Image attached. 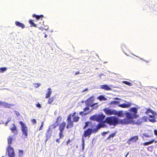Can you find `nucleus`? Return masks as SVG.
Listing matches in <instances>:
<instances>
[{"label": "nucleus", "mask_w": 157, "mask_h": 157, "mask_svg": "<svg viewBox=\"0 0 157 157\" xmlns=\"http://www.w3.org/2000/svg\"><path fill=\"white\" fill-rule=\"evenodd\" d=\"M150 117H151V118L153 117V116H150Z\"/></svg>", "instance_id": "obj_56"}, {"label": "nucleus", "mask_w": 157, "mask_h": 157, "mask_svg": "<svg viewBox=\"0 0 157 157\" xmlns=\"http://www.w3.org/2000/svg\"><path fill=\"white\" fill-rule=\"evenodd\" d=\"M76 112H74L73 113H71L69 115H71V117H73V120H72L73 122H78L79 119L80 117L78 116H76Z\"/></svg>", "instance_id": "obj_11"}, {"label": "nucleus", "mask_w": 157, "mask_h": 157, "mask_svg": "<svg viewBox=\"0 0 157 157\" xmlns=\"http://www.w3.org/2000/svg\"><path fill=\"white\" fill-rule=\"evenodd\" d=\"M115 113L116 114H114V115H117L118 117H123L124 116V114L122 111H119L117 112L115 110Z\"/></svg>", "instance_id": "obj_14"}, {"label": "nucleus", "mask_w": 157, "mask_h": 157, "mask_svg": "<svg viewBox=\"0 0 157 157\" xmlns=\"http://www.w3.org/2000/svg\"><path fill=\"white\" fill-rule=\"evenodd\" d=\"M12 126L13 127L11 128L10 129L13 133L16 135L18 133V131L17 130V128L14 124H12Z\"/></svg>", "instance_id": "obj_13"}, {"label": "nucleus", "mask_w": 157, "mask_h": 157, "mask_svg": "<svg viewBox=\"0 0 157 157\" xmlns=\"http://www.w3.org/2000/svg\"><path fill=\"white\" fill-rule=\"evenodd\" d=\"M129 111L133 112L134 113V114H135V116H136V114L137 113V109L135 107H133L130 108L129 109Z\"/></svg>", "instance_id": "obj_22"}, {"label": "nucleus", "mask_w": 157, "mask_h": 157, "mask_svg": "<svg viewBox=\"0 0 157 157\" xmlns=\"http://www.w3.org/2000/svg\"><path fill=\"white\" fill-rule=\"evenodd\" d=\"M116 133H113L109 135V136L106 139V140H108L111 138H113L116 135Z\"/></svg>", "instance_id": "obj_27"}, {"label": "nucleus", "mask_w": 157, "mask_h": 157, "mask_svg": "<svg viewBox=\"0 0 157 157\" xmlns=\"http://www.w3.org/2000/svg\"><path fill=\"white\" fill-rule=\"evenodd\" d=\"M154 132L155 135L157 136V130H156V129H155L154 130Z\"/></svg>", "instance_id": "obj_44"}, {"label": "nucleus", "mask_w": 157, "mask_h": 157, "mask_svg": "<svg viewBox=\"0 0 157 157\" xmlns=\"http://www.w3.org/2000/svg\"><path fill=\"white\" fill-rule=\"evenodd\" d=\"M58 125V124H52L50 125L47 129L46 133V136L47 138L45 142H46L48 139L50 138L52 134L53 129H55Z\"/></svg>", "instance_id": "obj_4"}, {"label": "nucleus", "mask_w": 157, "mask_h": 157, "mask_svg": "<svg viewBox=\"0 0 157 157\" xmlns=\"http://www.w3.org/2000/svg\"><path fill=\"white\" fill-rule=\"evenodd\" d=\"M103 133L105 134H107V132H104Z\"/></svg>", "instance_id": "obj_54"}, {"label": "nucleus", "mask_w": 157, "mask_h": 157, "mask_svg": "<svg viewBox=\"0 0 157 157\" xmlns=\"http://www.w3.org/2000/svg\"><path fill=\"white\" fill-rule=\"evenodd\" d=\"M90 123L89 121H86L85 123V125L83 127V129H84L86 128L88 126L89 124Z\"/></svg>", "instance_id": "obj_31"}, {"label": "nucleus", "mask_w": 157, "mask_h": 157, "mask_svg": "<svg viewBox=\"0 0 157 157\" xmlns=\"http://www.w3.org/2000/svg\"><path fill=\"white\" fill-rule=\"evenodd\" d=\"M122 82L123 83L125 84L126 85H127L130 86H132L133 85L132 84V83L131 82L125 81H123Z\"/></svg>", "instance_id": "obj_25"}, {"label": "nucleus", "mask_w": 157, "mask_h": 157, "mask_svg": "<svg viewBox=\"0 0 157 157\" xmlns=\"http://www.w3.org/2000/svg\"><path fill=\"white\" fill-rule=\"evenodd\" d=\"M36 107L39 108H41L42 107L41 105L39 103L36 104Z\"/></svg>", "instance_id": "obj_42"}, {"label": "nucleus", "mask_w": 157, "mask_h": 157, "mask_svg": "<svg viewBox=\"0 0 157 157\" xmlns=\"http://www.w3.org/2000/svg\"><path fill=\"white\" fill-rule=\"evenodd\" d=\"M7 68L6 67H2L0 68V71L1 72H3L4 71H6Z\"/></svg>", "instance_id": "obj_34"}, {"label": "nucleus", "mask_w": 157, "mask_h": 157, "mask_svg": "<svg viewBox=\"0 0 157 157\" xmlns=\"http://www.w3.org/2000/svg\"><path fill=\"white\" fill-rule=\"evenodd\" d=\"M61 138H59V139H56V141L58 142L59 144V143H60V141L59 140V139H60Z\"/></svg>", "instance_id": "obj_49"}, {"label": "nucleus", "mask_w": 157, "mask_h": 157, "mask_svg": "<svg viewBox=\"0 0 157 157\" xmlns=\"http://www.w3.org/2000/svg\"><path fill=\"white\" fill-rule=\"evenodd\" d=\"M80 74V72L79 71H77L75 73V75H78V74Z\"/></svg>", "instance_id": "obj_46"}, {"label": "nucleus", "mask_w": 157, "mask_h": 157, "mask_svg": "<svg viewBox=\"0 0 157 157\" xmlns=\"http://www.w3.org/2000/svg\"><path fill=\"white\" fill-rule=\"evenodd\" d=\"M16 25L18 27L24 29L25 27V25L23 23L18 21H16L15 22Z\"/></svg>", "instance_id": "obj_15"}, {"label": "nucleus", "mask_w": 157, "mask_h": 157, "mask_svg": "<svg viewBox=\"0 0 157 157\" xmlns=\"http://www.w3.org/2000/svg\"><path fill=\"white\" fill-rule=\"evenodd\" d=\"M138 139V136H135L129 139L128 140V142L131 141H132L133 142H136Z\"/></svg>", "instance_id": "obj_18"}, {"label": "nucleus", "mask_w": 157, "mask_h": 157, "mask_svg": "<svg viewBox=\"0 0 157 157\" xmlns=\"http://www.w3.org/2000/svg\"><path fill=\"white\" fill-rule=\"evenodd\" d=\"M90 109L89 107H87L84 108L83 110L84 111L86 112L87 110H88Z\"/></svg>", "instance_id": "obj_39"}, {"label": "nucleus", "mask_w": 157, "mask_h": 157, "mask_svg": "<svg viewBox=\"0 0 157 157\" xmlns=\"http://www.w3.org/2000/svg\"><path fill=\"white\" fill-rule=\"evenodd\" d=\"M8 143V144L10 145L12 144V138L11 136H10L7 139Z\"/></svg>", "instance_id": "obj_26"}, {"label": "nucleus", "mask_w": 157, "mask_h": 157, "mask_svg": "<svg viewBox=\"0 0 157 157\" xmlns=\"http://www.w3.org/2000/svg\"><path fill=\"white\" fill-rule=\"evenodd\" d=\"M150 121H152V120H150Z\"/></svg>", "instance_id": "obj_58"}, {"label": "nucleus", "mask_w": 157, "mask_h": 157, "mask_svg": "<svg viewBox=\"0 0 157 157\" xmlns=\"http://www.w3.org/2000/svg\"><path fill=\"white\" fill-rule=\"evenodd\" d=\"M11 105L8 104V103L1 101V106H3L5 108H9L10 107Z\"/></svg>", "instance_id": "obj_17"}, {"label": "nucleus", "mask_w": 157, "mask_h": 157, "mask_svg": "<svg viewBox=\"0 0 157 157\" xmlns=\"http://www.w3.org/2000/svg\"><path fill=\"white\" fill-rule=\"evenodd\" d=\"M103 110L105 114L107 115H114V114H116L115 113V110L114 109L112 110L108 108H105Z\"/></svg>", "instance_id": "obj_9"}, {"label": "nucleus", "mask_w": 157, "mask_h": 157, "mask_svg": "<svg viewBox=\"0 0 157 157\" xmlns=\"http://www.w3.org/2000/svg\"><path fill=\"white\" fill-rule=\"evenodd\" d=\"M144 136L146 137H150V136L148 135H146V134H144Z\"/></svg>", "instance_id": "obj_51"}, {"label": "nucleus", "mask_w": 157, "mask_h": 157, "mask_svg": "<svg viewBox=\"0 0 157 157\" xmlns=\"http://www.w3.org/2000/svg\"><path fill=\"white\" fill-rule=\"evenodd\" d=\"M142 121H141V119H139L137 120L136 122V123L137 124L139 125L142 124Z\"/></svg>", "instance_id": "obj_33"}, {"label": "nucleus", "mask_w": 157, "mask_h": 157, "mask_svg": "<svg viewBox=\"0 0 157 157\" xmlns=\"http://www.w3.org/2000/svg\"><path fill=\"white\" fill-rule=\"evenodd\" d=\"M48 91L47 93L46 94L45 98H48L51 95L52 91L51 89L50 88H49L48 89Z\"/></svg>", "instance_id": "obj_20"}, {"label": "nucleus", "mask_w": 157, "mask_h": 157, "mask_svg": "<svg viewBox=\"0 0 157 157\" xmlns=\"http://www.w3.org/2000/svg\"><path fill=\"white\" fill-rule=\"evenodd\" d=\"M32 17H33L35 18L37 20H39L41 18L44 17V16L43 15L41 14L40 15H37L36 14H33Z\"/></svg>", "instance_id": "obj_21"}, {"label": "nucleus", "mask_w": 157, "mask_h": 157, "mask_svg": "<svg viewBox=\"0 0 157 157\" xmlns=\"http://www.w3.org/2000/svg\"><path fill=\"white\" fill-rule=\"evenodd\" d=\"M31 122L33 124H36V120L35 119H32L31 120Z\"/></svg>", "instance_id": "obj_37"}, {"label": "nucleus", "mask_w": 157, "mask_h": 157, "mask_svg": "<svg viewBox=\"0 0 157 157\" xmlns=\"http://www.w3.org/2000/svg\"><path fill=\"white\" fill-rule=\"evenodd\" d=\"M86 113L84 114V115H86Z\"/></svg>", "instance_id": "obj_59"}, {"label": "nucleus", "mask_w": 157, "mask_h": 157, "mask_svg": "<svg viewBox=\"0 0 157 157\" xmlns=\"http://www.w3.org/2000/svg\"><path fill=\"white\" fill-rule=\"evenodd\" d=\"M41 84L40 83H36L34 84V85L35 86V87L36 88H37L39 87L40 85Z\"/></svg>", "instance_id": "obj_36"}, {"label": "nucleus", "mask_w": 157, "mask_h": 157, "mask_svg": "<svg viewBox=\"0 0 157 157\" xmlns=\"http://www.w3.org/2000/svg\"><path fill=\"white\" fill-rule=\"evenodd\" d=\"M29 22L30 24L31 27H37V25L33 22V21L32 20L30 19L29 20Z\"/></svg>", "instance_id": "obj_23"}, {"label": "nucleus", "mask_w": 157, "mask_h": 157, "mask_svg": "<svg viewBox=\"0 0 157 157\" xmlns=\"http://www.w3.org/2000/svg\"><path fill=\"white\" fill-rule=\"evenodd\" d=\"M94 133L93 129L88 128L84 131L82 136V138L84 137L86 138L87 137H90L92 133Z\"/></svg>", "instance_id": "obj_6"}, {"label": "nucleus", "mask_w": 157, "mask_h": 157, "mask_svg": "<svg viewBox=\"0 0 157 157\" xmlns=\"http://www.w3.org/2000/svg\"><path fill=\"white\" fill-rule=\"evenodd\" d=\"M103 122L107 123L110 125H115L117 124L120 123L117 118L115 116L107 117L104 120Z\"/></svg>", "instance_id": "obj_2"}, {"label": "nucleus", "mask_w": 157, "mask_h": 157, "mask_svg": "<svg viewBox=\"0 0 157 157\" xmlns=\"http://www.w3.org/2000/svg\"><path fill=\"white\" fill-rule=\"evenodd\" d=\"M84 157L83 156V157Z\"/></svg>", "instance_id": "obj_63"}, {"label": "nucleus", "mask_w": 157, "mask_h": 157, "mask_svg": "<svg viewBox=\"0 0 157 157\" xmlns=\"http://www.w3.org/2000/svg\"><path fill=\"white\" fill-rule=\"evenodd\" d=\"M90 100L94 101V97L92 96L90 97L89 99Z\"/></svg>", "instance_id": "obj_43"}, {"label": "nucleus", "mask_w": 157, "mask_h": 157, "mask_svg": "<svg viewBox=\"0 0 157 157\" xmlns=\"http://www.w3.org/2000/svg\"><path fill=\"white\" fill-rule=\"evenodd\" d=\"M16 114L17 117L20 115L19 113L17 111H16Z\"/></svg>", "instance_id": "obj_47"}, {"label": "nucleus", "mask_w": 157, "mask_h": 157, "mask_svg": "<svg viewBox=\"0 0 157 157\" xmlns=\"http://www.w3.org/2000/svg\"><path fill=\"white\" fill-rule=\"evenodd\" d=\"M97 104H98V103H94V104H93L91 105H90V106L91 107H94L95 105Z\"/></svg>", "instance_id": "obj_48"}, {"label": "nucleus", "mask_w": 157, "mask_h": 157, "mask_svg": "<svg viewBox=\"0 0 157 157\" xmlns=\"http://www.w3.org/2000/svg\"><path fill=\"white\" fill-rule=\"evenodd\" d=\"M66 126V123L65 122H62L59 125V138H61L64 136V135L63 134V132Z\"/></svg>", "instance_id": "obj_5"}, {"label": "nucleus", "mask_w": 157, "mask_h": 157, "mask_svg": "<svg viewBox=\"0 0 157 157\" xmlns=\"http://www.w3.org/2000/svg\"><path fill=\"white\" fill-rule=\"evenodd\" d=\"M155 140H153L151 141H150L149 142H146L143 144V145L144 146H146L150 144H151L153 143V142Z\"/></svg>", "instance_id": "obj_24"}, {"label": "nucleus", "mask_w": 157, "mask_h": 157, "mask_svg": "<svg viewBox=\"0 0 157 157\" xmlns=\"http://www.w3.org/2000/svg\"><path fill=\"white\" fill-rule=\"evenodd\" d=\"M103 126V125L100 123H98L96 126V128L94 129V133L97 132L99 129L101 128Z\"/></svg>", "instance_id": "obj_16"}, {"label": "nucleus", "mask_w": 157, "mask_h": 157, "mask_svg": "<svg viewBox=\"0 0 157 157\" xmlns=\"http://www.w3.org/2000/svg\"><path fill=\"white\" fill-rule=\"evenodd\" d=\"M54 100V98L53 97H52L49 98L48 101V103L51 104Z\"/></svg>", "instance_id": "obj_29"}, {"label": "nucleus", "mask_w": 157, "mask_h": 157, "mask_svg": "<svg viewBox=\"0 0 157 157\" xmlns=\"http://www.w3.org/2000/svg\"><path fill=\"white\" fill-rule=\"evenodd\" d=\"M105 116L102 114L100 115H97V121L100 123H104V120Z\"/></svg>", "instance_id": "obj_10"}, {"label": "nucleus", "mask_w": 157, "mask_h": 157, "mask_svg": "<svg viewBox=\"0 0 157 157\" xmlns=\"http://www.w3.org/2000/svg\"><path fill=\"white\" fill-rule=\"evenodd\" d=\"M157 90V88H156Z\"/></svg>", "instance_id": "obj_62"}, {"label": "nucleus", "mask_w": 157, "mask_h": 157, "mask_svg": "<svg viewBox=\"0 0 157 157\" xmlns=\"http://www.w3.org/2000/svg\"><path fill=\"white\" fill-rule=\"evenodd\" d=\"M148 110L150 112H151L152 111V110L151 109H149Z\"/></svg>", "instance_id": "obj_55"}, {"label": "nucleus", "mask_w": 157, "mask_h": 157, "mask_svg": "<svg viewBox=\"0 0 157 157\" xmlns=\"http://www.w3.org/2000/svg\"><path fill=\"white\" fill-rule=\"evenodd\" d=\"M61 120L62 118L60 117V116L58 117L57 119L56 123H57L58 122V120H59V121H60Z\"/></svg>", "instance_id": "obj_38"}, {"label": "nucleus", "mask_w": 157, "mask_h": 157, "mask_svg": "<svg viewBox=\"0 0 157 157\" xmlns=\"http://www.w3.org/2000/svg\"><path fill=\"white\" fill-rule=\"evenodd\" d=\"M47 35L46 34H45L44 36V37L46 38L47 37Z\"/></svg>", "instance_id": "obj_53"}, {"label": "nucleus", "mask_w": 157, "mask_h": 157, "mask_svg": "<svg viewBox=\"0 0 157 157\" xmlns=\"http://www.w3.org/2000/svg\"><path fill=\"white\" fill-rule=\"evenodd\" d=\"M156 141H155V143H156Z\"/></svg>", "instance_id": "obj_60"}, {"label": "nucleus", "mask_w": 157, "mask_h": 157, "mask_svg": "<svg viewBox=\"0 0 157 157\" xmlns=\"http://www.w3.org/2000/svg\"><path fill=\"white\" fill-rule=\"evenodd\" d=\"M118 103V101H113L111 102L112 103L116 104Z\"/></svg>", "instance_id": "obj_45"}, {"label": "nucleus", "mask_w": 157, "mask_h": 157, "mask_svg": "<svg viewBox=\"0 0 157 157\" xmlns=\"http://www.w3.org/2000/svg\"><path fill=\"white\" fill-rule=\"evenodd\" d=\"M98 99L100 101L105 100L106 99V98H105L103 96L101 95H100L99 97H98Z\"/></svg>", "instance_id": "obj_30"}, {"label": "nucleus", "mask_w": 157, "mask_h": 157, "mask_svg": "<svg viewBox=\"0 0 157 157\" xmlns=\"http://www.w3.org/2000/svg\"><path fill=\"white\" fill-rule=\"evenodd\" d=\"M82 150H83L84 149V146H85V143H84V140L83 138H82Z\"/></svg>", "instance_id": "obj_32"}, {"label": "nucleus", "mask_w": 157, "mask_h": 157, "mask_svg": "<svg viewBox=\"0 0 157 157\" xmlns=\"http://www.w3.org/2000/svg\"><path fill=\"white\" fill-rule=\"evenodd\" d=\"M1 101H0V106H1Z\"/></svg>", "instance_id": "obj_57"}, {"label": "nucleus", "mask_w": 157, "mask_h": 157, "mask_svg": "<svg viewBox=\"0 0 157 157\" xmlns=\"http://www.w3.org/2000/svg\"><path fill=\"white\" fill-rule=\"evenodd\" d=\"M71 141V140L69 139L66 142V144L67 145H68L70 143V142Z\"/></svg>", "instance_id": "obj_40"}, {"label": "nucleus", "mask_w": 157, "mask_h": 157, "mask_svg": "<svg viewBox=\"0 0 157 157\" xmlns=\"http://www.w3.org/2000/svg\"><path fill=\"white\" fill-rule=\"evenodd\" d=\"M19 123L21 126V130L22 132V137L26 138L28 136V128L26 124L22 121H19Z\"/></svg>", "instance_id": "obj_3"}, {"label": "nucleus", "mask_w": 157, "mask_h": 157, "mask_svg": "<svg viewBox=\"0 0 157 157\" xmlns=\"http://www.w3.org/2000/svg\"><path fill=\"white\" fill-rule=\"evenodd\" d=\"M23 154V151L22 150H19V155L20 157L22 156Z\"/></svg>", "instance_id": "obj_35"}, {"label": "nucleus", "mask_w": 157, "mask_h": 157, "mask_svg": "<svg viewBox=\"0 0 157 157\" xmlns=\"http://www.w3.org/2000/svg\"><path fill=\"white\" fill-rule=\"evenodd\" d=\"M43 124H44V122H42L41 123V125L40 126V128H39V130L40 131L42 129V127L43 126Z\"/></svg>", "instance_id": "obj_41"}, {"label": "nucleus", "mask_w": 157, "mask_h": 157, "mask_svg": "<svg viewBox=\"0 0 157 157\" xmlns=\"http://www.w3.org/2000/svg\"><path fill=\"white\" fill-rule=\"evenodd\" d=\"M126 118L120 120L119 122L121 124H128L132 122V119L135 117L134 113L126 112L125 113Z\"/></svg>", "instance_id": "obj_1"}, {"label": "nucleus", "mask_w": 157, "mask_h": 157, "mask_svg": "<svg viewBox=\"0 0 157 157\" xmlns=\"http://www.w3.org/2000/svg\"><path fill=\"white\" fill-rule=\"evenodd\" d=\"M7 150L9 157H14L15 153L13 149L10 145L8 146V148H7Z\"/></svg>", "instance_id": "obj_8"}, {"label": "nucleus", "mask_w": 157, "mask_h": 157, "mask_svg": "<svg viewBox=\"0 0 157 157\" xmlns=\"http://www.w3.org/2000/svg\"><path fill=\"white\" fill-rule=\"evenodd\" d=\"M2 157H4V156H2Z\"/></svg>", "instance_id": "obj_61"}, {"label": "nucleus", "mask_w": 157, "mask_h": 157, "mask_svg": "<svg viewBox=\"0 0 157 157\" xmlns=\"http://www.w3.org/2000/svg\"><path fill=\"white\" fill-rule=\"evenodd\" d=\"M83 111H81V112H80L79 113V114L80 115H82L83 114Z\"/></svg>", "instance_id": "obj_50"}, {"label": "nucleus", "mask_w": 157, "mask_h": 157, "mask_svg": "<svg viewBox=\"0 0 157 157\" xmlns=\"http://www.w3.org/2000/svg\"><path fill=\"white\" fill-rule=\"evenodd\" d=\"M101 88L104 89L105 90H111V88L107 85H101Z\"/></svg>", "instance_id": "obj_19"}, {"label": "nucleus", "mask_w": 157, "mask_h": 157, "mask_svg": "<svg viewBox=\"0 0 157 157\" xmlns=\"http://www.w3.org/2000/svg\"><path fill=\"white\" fill-rule=\"evenodd\" d=\"M128 152L126 155H125V157H127V156L128 155Z\"/></svg>", "instance_id": "obj_52"}, {"label": "nucleus", "mask_w": 157, "mask_h": 157, "mask_svg": "<svg viewBox=\"0 0 157 157\" xmlns=\"http://www.w3.org/2000/svg\"><path fill=\"white\" fill-rule=\"evenodd\" d=\"M97 115H93V116H91L90 117V118L92 120L96 121H97Z\"/></svg>", "instance_id": "obj_28"}, {"label": "nucleus", "mask_w": 157, "mask_h": 157, "mask_svg": "<svg viewBox=\"0 0 157 157\" xmlns=\"http://www.w3.org/2000/svg\"><path fill=\"white\" fill-rule=\"evenodd\" d=\"M67 124L66 125V128L67 129L71 128L73 127L74 126V122L72 120L71 115H69L67 116Z\"/></svg>", "instance_id": "obj_7"}, {"label": "nucleus", "mask_w": 157, "mask_h": 157, "mask_svg": "<svg viewBox=\"0 0 157 157\" xmlns=\"http://www.w3.org/2000/svg\"><path fill=\"white\" fill-rule=\"evenodd\" d=\"M132 104L131 103L128 102V103H123L119 104L118 106L122 108H127L131 106Z\"/></svg>", "instance_id": "obj_12"}]
</instances>
